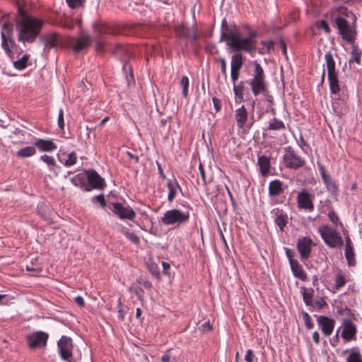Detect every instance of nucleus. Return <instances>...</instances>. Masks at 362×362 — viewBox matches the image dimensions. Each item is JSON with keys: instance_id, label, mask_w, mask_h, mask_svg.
Listing matches in <instances>:
<instances>
[{"instance_id": "nucleus-1", "label": "nucleus", "mask_w": 362, "mask_h": 362, "mask_svg": "<svg viewBox=\"0 0 362 362\" xmlns=\"http://www.w3.org/2000/svg\"><path fill=\"white\" fill-rule=\"evenodd\" d=\"M16 30L18 32V40L23 43L34 42L41 33L45 21L30 15L18 4V18L16 21Z\"/></svg>"}, {"instance_id": "nucleus-2", "label": "nucleus", "mask_w": 362, "mask_h": 362, "mask_svg": "<svg viewBox=\"0 0 362 362\" xmlns=\"http://www.w3.org/2000/svg\"><path fill=\"white\" fill-rule=\"evenodd\" d=\"M257 36L256 32H251L247 37H240V36L235 31L221 33L220 41H230L228 43L229 49L231 52H247L252 54L255 49V44L256 42L255 38Z\"/></svg>"}, {"instance_id": "nucleus-3", "label": "nucleus", "mask_w": 362, "mask_h": 362, "mask_svg": "<svg viewBox=\"0 0 362 362\" xmlns=\"http://www.w3.org/2000/svg\"><path fill=\"white\" fill-rule=\"evenodd\" d=\"M333 25L338 30L341 38L349 44L355 42L357 35L356 22H350L341 18H333Z\"/></svg>"}, {"instance_id": "nucleus-4", "label": "nucleus", "mask_w": 362, "mask_h": 362, "mask_svg": "<svg viewBox=\"0 0 362 362\" xmlns=\"http://www.w3.org/2000/svg\"><path fill=\"white\" fill-rule=\"evenodd\" d=\"M88 185H86L83 180V177L77 175L75 178L72 179V182L78 180L81 187L86 192H90L93 189H103L106 186L105 180L95 170H88L86 172Z\"/></svg>"}, {"instance_id": "nucleus-5", "label": "nucleus", "mask_w": 362, "mask_h": 362, "mask_svg": "<svg viewBox=\"0 0 362 362\" xmlns=\"http://www.w3.org/2000/svg\"><path fill=\"white\" fill-rule=\"evenodd\" d=\"M254 77L250 83L251 90L255 96L267 92L265 75L261 65L257 62L255 64Z\"/></svg>"}, {"instance_id": "nucleus-6", "label": "nucleus", "mask_w": 362, "mask_h": 362, "mask_svg": "<svg viewBox=\"0 0 362 362\" xmlns=\"http://www.w3.org/2000/svg\"><path fill=\"white\" fill-rule=\"evenodd\" d=\"M13 36V24L8 21L4 22L1 31V47L9 57L13 54L12 49L16 46Z\"/></svg>"}, {"instance_id": "nucleus-7", "label": "nucleus", "mask_w": 362, "mask_h": 362, "mask_svg": "<svg viewBox=\"0 0 362 362\" xmlns=\"http://www.w3.org/2000/svg\"><path fill=\"white\" fill-rule=\"evenodd\" d=\"M321 238L330 247H340L344 242L339 233L327 225H323L319 228Z\"/></svg>"}, {"instance_id": "nucleus-8", "label": "nucleus", "mask_w": 362, "mask_h": 362, "mask_svg": "<svg viewBox=\"0 0 362 362\" xmlns=\"http://www.w3.org/2000/svg\"><path fill=\"white\" fill-rule=\"evenodd\" d=\"M110 53L121 59L122 62H124L123 68L124 69H129L130 71L129 76H127L126 78L127 80L128 84L129 85L130 81L134 82V76L132 69L130 66L128 65L127 62L131 57L132 52L130 50V47L128 46H124L121 44H117L115 47L111 49Z\"/></svg>"}, {"instance_id": "nucleus-9", "label": "nucleus", "mask_w": 362, "mask_h": 362, "mask_svg": "<svg viewBox=\"0 0 362 362\" xmlns=\"http://www.w3.org/2000/svg\"><path fill=\"white\" fill-rule=\"evenodd\" d=\"M189 219V214L188 212H182L179 209H170L165 211L163 216L161 218V221L165 225H175L180 226L187 223Z\"/></svg>"}, {"instance_id": "nucleus-10", "label": "nucleus", "mask_w": 362, "mask_h": 362, "mask_svg": "<svg viewBox=\"0 0 362 362\" xmlns=\"http://www.w3.org/2000/svg\"><path fill=\"white\" fill-rule=\"evenodd\" d=\"M48 338L49 334L42 331L34 332L26 337L28 346L32 349L45 347Z\"/></svg>"}, {"instance_id": "nucleus-11", "label": "nucleus", "mask_w": 362, "mask_h": 362, "mask_svg": "<svg viewBox=\"0 0 362 362\" xmlns=\"http://www.w3.org/2000/svg\"><path fill=\"white\" fill-rule=\"evenodd\" d=\"M286 255L288 259L291 271L296 278L301 281H306L307 274L305 272L303 267L299 264L298 261L293 259L294 252L289 248L285 247Z\"/></svg>"}, {"instance_id": "nucleus-12", "label": "nucleus", "mask_w": 362, "mask_h": 362, "mask_svg": "<svg viewBox=\"0 0 362 362\" xmlns=\"http://www.w3.org/2000/svg\"><path fill=\"white\" fill-rule=\"evenodd\" d=\"M286 152L284 156V161L287 168L298 169L305 164V160L291 147L286 148Z\"/></svg>"}, {"instance_id": "nucleus-13", "label": "nucleus", "mask_w": 362, "mask_h": 362, "mask_svg": "<svg viewBox=\"0 0 362 362\" xmlns=\"http://www.w3.org/2000/svg\"><path fill=\"white\" fill-rule=\"evenodd\" d=\"M112 205L113 206V214L119 218L130 221H133L134 219L136 213L129 206H124L119 202H114Z\"/></svg>"}, {"instance_id": "nucleus-14", "label": "nucleus", "mask_w": 362, "mask_h": 362, "mask_svg": "<svg viewBox=\"0 0 362 362\" xmlns=\"http://www.w3.org/2000/svg\"><path fill=\"white\" fill-rule=\"evenodd\" d=\"M58 348L60 356L63 360L71 362L73 344L72 339L66 336H62L59 340Z\"/></svg>"}, {"instance_id": "nucleus-15", "label": "nucleus", "mask_w": 362, "mask_h": 362, "mask_svg": "<svg viewBox=\"0 0 362 362\" xmlns=\"http://www.w3.org/2000/svg\"><path fill=\"white\" fill-rule=\"evenodd\" d=\"M40 40L44 44V52H47L52 48H57L62 43V36L57 33L42 35Z\"/></svg>"}, {"instance_id": "nucleus-16", "label": "nucleus", "mask_w": 362, "mask_h": 362, "mask_svg": "<svg viewBox=\"0 0 362 362\" xmlns=\"http://www.w3.org/2000/svg\"><path fill=\"white\" fill-rule=\"evenodd\" d=\"M314 194H311L307 189H303L297 196V204L299 209L312 211L314 210L313 199Z\"/></svg>"}, {"instance_id": "nucleus-17", "label": "nucleus", "mask_w": 362, "mask_h": 362, "mask_svg": "<svg viewBox=\"0 0 362 362\" xmlns=\"http://www.w3.org/2000/svg\"><path fill=\"white\" fill-rule=\"evenodd\" d=\"M313 245H314L313 242L309 237L298 239L296 246L302 259H307L310 257Z\"/></svg>"}, {"instance_id": "nucleus-18", "label": "nucleus", "mask_w": 362, "mask_h": 362, "mask_svg": "<svg viewBox=\"0 0 362 362\" xmlns=\"http://www.w3.org/2000/svg\"><path fill=\"white\" fill-rule=\"evenodd\" d=\"M319 170L324 183L327 190L334 195L337 194L338 186L332 177L327 173L326 168L323 165H319Z\"/></svg>"}, {"instance_id": "nucleus-19", "label": "nucleus", "mask_w": 362, "mask_h": 362, "mask_svg": "<svg viewBox=\"0 0 362 362\" xmlns=\"http://www.w3.org/2000/svg\"><path fill=\"white\" fill-rule=\"evenodd\" d=\"M356 327L349 320H344L343 322V330L341 337L346 341H349L356 339Z\"/></svg>"}, {"instance_id": "nucleus-20", "label": "nucleus", "mask_w": 362, "mask_h": 362, "mask_svg": "<svg viewBox=\"0 0 362 362\" xmlns=\"http://www.w3.org/2000/svg\"><path fill=\"white\" fill-rule=\"evenodd\" d=\"M317 323L325 336L328 337L332 333L335 324L334 320L325 315H320L317 318Z\"/></svg>"}, {"instance_id": "nucleus-21", "label": "nucleus", "mask_w": 362, "mask_h": 362, "mask_svg": "<svg viewBox=\"0 0 362 362\" xmlns=\"http://www.w3.org/2000/svg\"><path fill=\"white\" fill-rule=\"evenodd\" d=\"M35 147H37L41 151H52L57 149V145L50 139L45 140L42 139H36L34 143Z\"/></svg>"}, {"instance_id": "nucleus-22", "label": "nucleus", "mask_w": 362, "mask_h": 362, "mask_svg": "<svg viewBox=\"0 0 362 362\" xmlns=\"http://www.w3.org/2000/svg\"><path fill=\"white\" fill-rule=\"evenodd\" d=\"M235 118L239 128H243L248 118V113L244 105L235 110Z\"/></svg>"}, {"instance_id": "nucleus-23", "label": "nucleus", "mask_w": 362, "mask_h": 362, "mask_svg": "<svg viewBox=\"0 0 362 362\" xmlns=\"http://www.w3.org/2000/svg\"><path fill=\"white\" fill-rule=\"evenodd\" d=\"M326 66L327 69V78L338 76V72L335 69V61L330 52L326 53L325 56Z\"/></svg>"}, {"instance_id": "nucleus-24", "label": "nucleus", "mask_w": 362, "mask_h": 362, "mask_svg": "<svg viewBox=\"0 0 362 362\" xmlns=\"http://www.w3.org/2000/svg\"><path fill=\"white\" fill-rule=\"evenodd\" d=\"M273 213L275 214L276 218H274L275 224L279 228V229L283 231L284 227L288 223V216L286 214L283 212L282 211L279 210V209H276L273 211Z\"/></svg>"}, {"instance_id": "nucleus-25", "label": "nucleus", "mask_w": 362, "mask_h": 362, "mask_svg": "<svg viewBox=\"0 0 362 362\" xmlns=\"http://www.w3.org/2000/svg\"><path fill=\"white\" fill-rule=\"evenodd\" d=\"M257 164L259 167V170L262 176H267L271 168L270 158L264 155L260 156L258 158Z\"/></svg>"}, {"instance_id": "nucleus-26", "label": "nucleus", "mask_w": 362, "mask_h": 362, "mask_svg": "<svg viewBox=\"0 0 362 362\" xmlns=\"http://www.w3.org/2000/svg\"><path fill=\"white\" fill-rule=\"evenodd\" d=\"M334 18H341L350 22H356L357 18L356 15L349 11L346 7L341 6L338 8V13Z\"/></svg>"}, {"instance_id": "nucleus-27", "label": "nucleus", "mask_w": 362, "mask_h": 362, "mask_svg": "<svg viewBox=\"0 0 362 362\" xmlns=\"http://www.w3.org/2000/svg\"><path fill=\"white\" fill-rule=\"evenodd\" d=\"M284 192L283 183L279 180H274L269 184L270 197H277Z\"/></svg>"}, {"instance_id": "nucleus-28", "label": "nucleus", "mask_w": 362, "mask_h": 362, "mask_svg": "<svg viewBox=\"0 0 362 362\" xmlns=\"http://www.w3.org/2000/svg\"><path fill=\"white\" fill-rule=\"evenodd\" d=\"M90 37L88 35H82L76 40V43L74 47L75 52H79L83 49L86 48L90 44Z\"/></svg>"}, {"instance_id": "nucleus-29", "label": "nucleus", "mask_w": 362, "mask_h": 362, "mask_svg": "<svg viewBox=\"0 0 362 362\" xmlns=\"http://www.w3.org/2000/svg\"><path fill=\"white\" fill-rule=\"evenodd\" d=\"M351 57L349 61V65L351 66V64L354 62H356L358 65L361 66V58L362 54V51H361L358 49V47L355 45L354 43L351 44Z\"/></svg>"}, {"instance_id": "nucleus-30", "label": "nucleus", "mask_w": 362, "mask_h": 362, "mask_svg": "<svg viewBox=\"0 0 362 362\" xmlns=\"http://www.w3.org/2000/svg\"><path fill=\"white\" fill-rule=\"evenodd\" d=\"M167 187L169 191L168 195V200L169 202H172L177 194V190L179 189L180 191H182V188L180 187V186L179 185L176 180H169L167 183Z\"/></svg>"}, {"instance_id": "nucleus-31", "label": "nucleus", "mask_w": 362, "mask_h": 362, "mask_svg": "<svg viewBox=\"0 0 362 362\" xmlns=\"http://www.w3.org/2000/svg\"><path fill=\"white\" fill-rule=\"evenodd\" d=\"M231 57V69L240 70L243 65V57L241 52H234Z\"/></svg>"}, {"instance_id": "nucleus-32", "label": "nucleus", "mask_w": 362, "mask_h": 362, "mask_svg": "<svg viewBox=\"0 0 362 362\" xmlns=\"http://www.w3.org/2000/svg\"><path fill=\"white\" fill-rule=\"evenodd\" d=\"M328 81L329 83L331 93L341 96V95L339 94L341 91V88L339 86L338 76L334 77H329Z\"/></svg>"}, {"instance_id": "nucleus-33", "label": "nucleus", "mask_w": 362, "mask_h": 362, "mask_svg": "<svg viewBox=\"0 0 362 362\" xmlns=\"http://www.w3.org/2000/svg\"><path fill=\"white\" fill-rule=\"evenodd\" d=\"M300 292L303 296V299L306 305H312L314 290L313 288H307L301 287Z\"/></svg>"}, {"instance_id": "nucleus-34", "label": "nucleus", "mask_w": 362, "mask_h": 362, "mask_svg": "<svg viewBox=\"0 0 362 362\" xmlns=\"http://www.w3.org/2000/svg\"><path fill=\"white\" fill-rule=\"evenodd\" d=\"M285 129L286 127L284 123L282 121L278 119L277 118L274 117L272 119L270 120L268 127L264 130L279 131Z\"/></svg>"}, {"instance_id": "nucleus-35", "label": "nucleus", "mask_w": 362, "mask_h": 362, "mask_svg": "<svg viewBox=\"0 0 362 362\" xmlns=\"http://www.w3.org/2000/svg\"><path fill=\"white\" fill-rule=\"evenodd\" d=\"M35 153L36 149L34 145L32 146H26L25 148L20 149L19 151H17L16 156L19 158H26L33 156L34 154H35Z\"/></svg>"}, {"instance_id": "nucleus-36", "label": "nucleus", "mask_w": 362, "mask_h": 362, "mask_svg": "<svg viewBox=\"0 0 362 362\" xmlns=\"http://www.w3.org/2000/svg\"><path fill=\"white\" fill-rule=\"evenodd\" d=\"M345 257L349 266L354 267L356 265V261L355 259V254L353 247L345 248Z\"/></svg>"}, {"instance_id": "nucleus-37", "label": "nucleus", "mask_w": 362, "mask_h": 362, "mask_svg": "<svg viewBox=\"0 0 362 362\" xmlns=\"http://www.w3.org/2000/svg\"><path fill=\"white\" fill-rule=\"evenodd\" d=\"M347 362H362V356L358 348H353L351 352L346 359Z\"/></svg>"}, {"instance_id": "nucleus-38", "label": "nucleus", "mask_w": 362, "mask_h": 362, "mask_svg": "<svg viewBox=\"0 0 362 362\" xmlns=\"http://www.w3.org/2000/svg\"><path fill=\"white\" fill-rule=\"evenodd\" d=\"M30 56L28 54H25L22 57L21 59L16 60L13 63V66L16 69L23 70L26 68L28 61L29 59Z\"/></svg>"}, {"instance_id": "nucleus-39", "label": "nucleus", "mask_w": 362, "mask_h": 362, "mask_svg": "<svg viewBox=\"0 0 362 362\" xmlns=\"http://www.w3.org/2000/svg\"><path fill=\"white\" fill-rule=\"evenodd\" d=\"M233 90L235 97L240 100V102H243L244 100V86L242 83L238 85L233 84Z\"/></svg>"}, {"instance_id": "nucleus-40", "label": "nucleus", "mask_w": 362, "mask_h": 362, "mask_svg": "<svg viewBox=\"0 0 362 362\" xmlns=\"http://www.w3.org/2000/svg\"><path fill=\"white\" fill-rule=\"evenodd\" d=\"M121 231L125 235V237L129 239L133 243H134V244L139 243V238L134 233L130 232L127 228H122L121 230Z\"/></svg>"}, {"instance_id": "nucleus-41", "label": "nucleus", "mask_w": 362, "mask_h": 362, "mask_svg": "<svg viewBox=\"0 0 362 362\" xmlns=\"http://www.w3.org/2000/svg\"><path fill=\"white\" fill-rule=\"evenodd\" d=\"M346 284V279L341 273H337L335 277V288L339 289Z\"/></svg>"}, {"instance_id": "nucleus-42", "label": "nucleus", "mask_w": 362, "mask_h": 362, "mask_svg": "<svg viewBox=\"0 0 362 362\" xmlns=\"http://www.w3.org/2000/svg\"><path fill=\"white\" fill-rule=\"evenodd\" d=\"M67 4L71 8H77L83 7L86 0H66Z\"/></svg>"}, {"instance_id": "nucleus-43", "label": "nucleus", "mask_w": 362, "mask_h": 362, "mask_svg": "<svg viewBox=\"0 0 362 362\" xmlns=\"http://www.w3.org/2000/svg\"><path fill=\"white\" fill-rule=\"evenodd\" d=\"M76 161H77L76 153L74 151H73L68 155V158L64 162V164L65 166L69 167V166H71V165L76 164Z\"/></svg>"}, {"instance_id": "nucleus-44", "label": "nucleus", "mask_w": 362, "mask_h": 362, "mask_svg": "<svg viewBox=\"0 0 362 362\" xmlns=\"http://www.w3.org/2000/svg\"><path fill=\"white\" fill-rule=\"evenodd\" d=\"M40 160L47 163L49 167H54L56 165L54 158L48 155H43L40 157Z\"/></svg>"}, {"instance_id": "nucleus-45", "label": "nucleus", "mask_w": 362, "mask_h": 362, "mask_svg": "<svg viewBox=\"0 0 362 362\" xmlns=\"http://www.w3.org/2000/svg\"><path fill=\"white\" fill-rule=\"evenodd\" d=\"M302 315H303V318L304 320L306 328L308 329H312L314 325L311 321V317L309 315V314L308 313L303 311L302 313Z\"/></svg>"}, {"instance_id": "nucleus-46", "label": "nucleus", "mask_w": 362, "mask_h": 362, "mask_svg": "<svg viewBox=\"0 0 362 362\" xmlns=\"http://www.w3.org/2000/svg\"><path fill=\"white\" fill-rule=\"evenodd\" d=\"M148 269L150 271V272L156 278V279H159L160 276V271H159V268L158 267V265H156V264L154 263H151L149 265H148Z\"/></svg>"}, {"instance_id": "nucleus-47", "label": "nucleus", "mask_w": 362, "mask_h": 362, "mask_svg": "<svg viewBox=\"0 0 362 362\" xmlns=\"http://www.w3.org/2000/svg\"><path fill=\"white\" fill-rule=\"evenodd\" d=\"M206 52L211 55H216L218 54V50L216 47V46L214 44L208 43L206 46Z\"/></svg>"}, {"instance_id": "nucleus-48", "label": "nucleus", "mask_w": 362, "mask_h": 362, "mask_svg": "<svg viewBox=\"0 0 362 362\" xmlns=\"http://www.w3.org/2000/svg\"><path fill=\"white\" fill-rule=\"evenodd\" d=\"M199 173H200V175L202 177V185L205 186V185H206L208 181L206 180V176L205 170L204 169V166L201 163L199 165Z\"/></svg>"}, {"instance_id": "nucleus-49", "label": "nucleus", "mask_w": 362, "mask_h": 362, "mask_svg": "<svg viewBox=\"0 0 362 362\" xmlns=\"http://www.w3.org/2000/svg\"><path fill=\"white\" fill-rule=\"evenodd\" d=\"M58 126L59 129L63 131L64 128V113L63 110L61 109L58 115Z\"/></svg>"}, {"instance_id": "nucleus-50", "label": "nucleus", "mask_w": 362, "mask_h": 362, "mask_svg": "<svg viewBox=\"0 0 362 362\" xmlns=\"http://www.w3.org/2000/svg\"><path fill=\"white\" fill-rule=\"evenodd\" d=\"M328 217L329 220L336 225L338 223L339 221L338 215L334 211H331L329 212Z\"/></svg>"}, {"instance_id": "nucleus-51", "label": "nucleus", "mask_w": 362, "mask_h": 362, "mask_svg": "<svg viewBox=\"0 0 362 362\" xmlns=\"http://www.w3.org/2000/svg\"><path fill=\"white\" fill-rule=\"evenodd\" d=\"M318 27L324 30L326 33H329L331 31L329 24L325 20H321L319 23Z\"/></svg>"}, {"instance_id": "nucleus-52", "label": "nucleus", "mask_w": 362, "mask_h": 362, "mask_svg": "<svg viewBox=\"0 0 362 362\" xmlns=\"http://www.w3.org/2000/svg\"><path fill=\"white\" fill-rule=\"evenodd\" d=\"M215 60L218 61L221 63V73L226 77V62L225 59L219 57L218 59H215Z\"/></svg>"}, {"instance_id": "nucleus-53", "label": "nucleus", "mask_w": 362, "mask_h": 362, "mask_svg": "<svg viewBox=\"0 0 362 362\" xmlns=\"http://www.w3.org/2000/svg\"><path fill=\"white\" fill-rule=\"evenodd\" d=\"M138 282L140 285L143 286L146 289H150L152 288V284L147 279L140 278L138 279Z\"/></svg>"}, {"instance_id": "nucleus-54", "label": "nucleus", "mask_w": 362, "mask_h": 362, "mask_svg": "<svg viewBox=\"0 0 362 362\" xmlns=\"http://www.w3.org/2000/svg\"><path fill=\"white\" fill-rule=\"evenodd\" d=\"M255 358V354L251 349H248L246 352V355L245 356V360L246 362H253Z\"/></svg>"}, {"instance_id": "nucleus-55", "label": "nucleus", "mask_w": 362, "mask_h": 362, "mask_svg": "<svg viewBox=\"0 0 362 362\" xmlns=\"http://www.w3.org/2000/svg\"><path fill=\"white\" fill-rule=\"evenodd\" d=\"M105 42L102 40H98L95 42V49L99 52H103Z\"/></svg>"}, {"instance_id": "nucleus-56", "label": "nucleus", "mask_w": 362, "mask_h": 362, "mask_svg": "<svg viewBox=\"0 0 362 362\" xmlns=\"http://www.w3.org/2000/svg\"><path fill=\"white\" fill-rule=\"evenodd\" d=\"M98 202L102 207H105L106 206V201L103 194H99L93 198Z\"/></svg>"}, {"instance_id": "nucleus-57", "label": "nucleus", "mask_w": 362, "mask_h": 362, "mask_svg": "<svg viewBox=\"0 0 362 362\" xmlns=\"http://www.w3.org/2000/svg\"><path fill=\"white\" fill-rule=\"evenodd\" d=\"M212 100L216 112H218V111H220L221 108V100L215 97L212 98Z\"/></svg>"}, {"instance_id": "nucleus-58", "label": "nucleus", "mask_w": 362, "mask_h": 362, "mask_svg": "<svg viewBox=\"0 0 362 362\" xmlns=\"http://www.w3.org/2000/svg\"><path fill=\"white\" fill-rule=\"evenodd\" d=\"M239 72H240V70L231 69L230 76H231V79L233 82V84H235V82L238 79Z\"/></svg>"}, {"instance_id": "nucleus-59", "label": "nucleus", "mask_w": 362, "mask_h": 362, "mask_svg": "<svg viewBox=\"0 0 362 362\" xmlns=\"http://www.w3.org/2000/svg\"><path fill=\"white\" fill-rule=\"evenodd\" d=\"M221 29H222V33L223 32H226L227 33H228L230 31H232L228 28V23H227V21L226 19H223L222 21V22H221Z\"/></svg>"}, {"instance_id": "nucleus-60", "label": "nucleus", "mask_w": 362, "mask_h": 362, "mask_svg": "<svg viewBox=\"0 0 362 362\" xmlns=\"http://www.w3.org/2000/svg\"><path fill=\"white\" fill-rule=\"evenodd\" d=\"M279 47H281L283 54L286 56L287 54V50H286V42L283 39H280L279 42Z\"/></svg>"}, {"instance_id": "nucleus-61", "label": "nucleus", "mask_w": 362, "mask_h": 362, "mask_svg": "<svg viewBox=\"0 0 362 362\" xmlns=\"http://www.w3.org/2000/svg\"><path fill=\"white\" fill-rule=\"evenodd\" d=\"M262 45L267 47L268 53H269L272 49H274V42L273 41L262 42Z\"/></svg>"}, {"instance_id": "nucleus-62", "label": "nucleus", "mask_w": 362, "mask_h": 362, "mask_svg": "<svg viewBox=\"0 0 362 362\" xmlns=\"http://www.w3.org/2000/svg\"><path fill=\"white\" fill-rule=\"evenodd\" d=\"M200 329L203 332H207L210 331L212 329V327H211L209 322H207L204 323L202 325V327H200Z\"/></svg>"}, {"instance_id": "nucleus-63", "label": "nucleus", "mask_w": 362, "mask_h": 362, "mask_svg": "<svg viewBox=\"0 0 362 362\" xmlns=\"http://www.w3.org/2000/svg\"><path fill=\"white\" fill-rule=\"evenodd\" d=\"M162 266H163V274L168 275V270L170 268V264L168 262H162Z\"/></svg>"}, {"instance_id": "nucleus-64", "label": "nucleus", "mask_w": 362, "mask_h": 362, "mask_svg": "<svg viewBox=\"0 0 362 362\" xmlns=\"http://www.w3.org/2000/svg\"><path fill=\"white\" fill-rule=\"evenodd\" d=\"M75 302L76 303L79 305L80 307H84L85 306V301L83 298V297L78 296L75 298Z\"/></svg>"}]
</instances>
